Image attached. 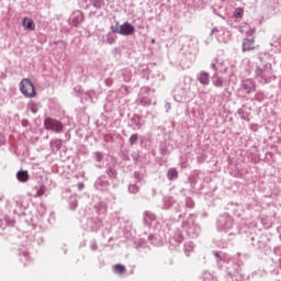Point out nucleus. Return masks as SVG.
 Here are the masks:
<instances>
[{
    "label": "nucleus",
    "instance_id": "13",
    "mask_svg": "<svg viewBox=\"0 0 281 281\" xmlns=\"http://www.w3.org/2000/svg\"><path fill=\"white\" fill-rule=\"evenodd\" d=\"M45 194V187H41L37 191V196H43Z\"/></svg>",
    "mask_w": 281,
    "mask_h": 281
},
{
    "label": "nucleus",
    "instance_id": "3",
    "mask_svg": "<svg viewBox=\"0 0 281 281\" xmlns=\"http://www.w3.org/2000/svg\"><path fill=\"white\" fill-rule=\"evenodd\" d=\"M46 131H53L54 133H63V123L56 119L47 117L44 121Z\"/></svg>",
    "mask_w": 281,
    "mask_h": 281
},
{
    "label": "nucleus",
    "instance_id": "14",
    "mask_svg": "<svg viewBox=\"0 0 281 281\" xmlns=\"http://www.w3.org/2000/svg\"><path fill=\"white\" fill-rule=\"evenodd\" d=\"M108 41H109V43H115L114 38H109Z\"/></svg>",
    "mask_w": 281,
    "mask_h": 281
},
{
    "label": "nucleus",
    "instance_id": "5",
    "mask_svg": "<svg viewBox=\"0 0 281 281\" xmlns=\"http://www.w3.org/2000/svg\"><path fill=\"white\" fill-rule=\"evenodd\" d=\"M22 27L27 30L29 32H34L36 30V24L32 18H23L22 19Z\"/></svg>",
    "mask_w": 281,
    "mask_h": 281
},
{
    "label": "nucleus",
    "instance_id": "4",
    "mask_svg": "<svg viewBox=\"0 0 281 281\" xmlns=\"http://www.w3.org/2000/svg\"><path fill=\"white\" fill-rule=\"evenodd\" d=\"M252 49H256V38L255 37L245 38L243 43V52H252Z\"/></svg>",
    "mask_w": 281,
    "mask_h": 281
},
{
    "label": "nucleus",
    "instance_id": "9",
    "mask_svg": "<svg viewBox=\"0 0 281 281\" xmlns=\"http://www.w3.org/2000/svg\"><path fill=\"white\" fill-rule=\"evenodd\" d=\"M113 269H114L115 273L122 274V273H125V272H126V267H125L124 265L117 263V265H115V266L113 267Z\"/></svg>",
    "mask_w": 281,
    "mask_h": 281
},
{
    "label": "nucleus",
    "instance_id": "1",
    "mask_svg": "<svg viewBox=\"0 0 281 281\" xmlns=\"http://www.w3.org/2000/svg\"><path fill=\"white\" fill-rule=\"evenodd\" d=\"M111 31L114 34H121V36H133L135 34V27L128 22H124L122 25L116 24L115 26H111Z\"/></svg>",
    "mask_w": 281,
    "mask_h": 281
},
{
    "label": "nucleus",
    "instance_id": "11",
    "mask_svg": "<svg viewBox=\"0 0 281 281\" xmlns=\"http://www.w3.org/2000/svg\"><path fill=\"white\" fill-rule=\"evenodd\" d=\"M215 87H223V78H215V80L213 81Z\"/></svg>",
    "mask_w": 281,
    "mask_h": 281
},
{
    "label": "nucleus",
    "instance_id": "7",
    "mask_svg": "<svg viewBox=\"0 0 281 281\" xmlns=\"http://www.w3.org/2000/svg\"><path fill=\"white\" fill-rule=\"evenodd\" d=\"M199 81L201 85H210V74L201 72L199 77Z\"/></svg>",
    "mask_w": 281,
    "mask_h": 281
},
{
    "label": "nucleus",
    "instance_id": "6",
    "mask_svg": "<svg viewBox=\"0 0 281 281\" xmlns=\"http://www.w3.org/2000/svg\"><path fill=\"white\" fill-rule=\"evenodd\" d=\"M16 179L22 183H26V181H30V173H27V171L21 170L16 173Z\"/></svg>",
    "mask_w": 281,
    "mask_h": 281
},
{
    "label": "nucleus",
    "instance_id": "10",
    "mask_svg": "<svg viewBox=\"0 0 281 281\" xmlns=\"http://www.w3.org/2000/svg\"><path fill=\"white\" fill-rule=\"evenodd\" d=\"M244 14H245V11L241 8H237L235 10L234 16L235 19H243Z\"/></svg>",
    "mask_w": 281,
    "mask_h": 281
},
{
    "label": "nucleus",
    "instance_id": "2",
    "mask_svg": "<svg viewBox=\"0 0 281 281\" xmlns=\"http://www.w3.org/2000/svg\"><path fill=\"white\" fill-rule=\"evenodd\" d=\"M20 91L25 98H36V89L30 79H22Z\"/></svg>",
    "mask_w": 281,
    "mask_h": 281
},
{
    "label": "nucleus",
    "instance_id": "8",
    "mask_svg": "<svg viewBox=\"0 0 281 281\" xmlns=\"http://www.w3.org/2000/svg\"><path fill=\"white\" fill-rule=\"evenodd\" d=\"M167 177L168 179H170V181H172V179H177L179 177V172L177 171V169L171 168L168 170Z\"/></svg>",
    "mask_w": 281,
    "mask_h": 281
},
{
    "label": "nucleus",
    "instance_id": "15",
    "mask_svg": "<svg viewBox=\"0 0 281 281\" xmlns=\"http://www.w3.org/2000/svg\"><path fill=\"white\" fill-rule=\"evenodd\" d=\"M57 142L59 143V146H60V144H61L60 140H57Z\"/></svg>",
    "mask_w": 281,
    "mask_h": 281
},
{
    "label": "nucleus",
    "instance_id": "12",
    "mask_svg": "<svg viewBox=\"0 0 281 281\" xmlns=\"http://www.w3.org/2000/svg\"><path fill=\"white\" fill-rule=\"evenodd\" d=\"M137 139H139V137L137 136V134H133V135L130 137V144L133 146V144H136V143H137Z\"/></svg>",
    "mask_w": 281,
    "mask_h": 281
}]
</instances>
